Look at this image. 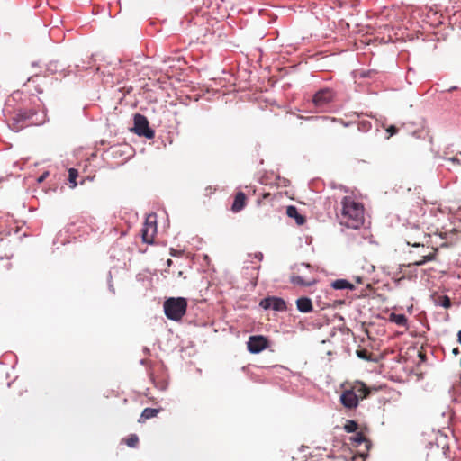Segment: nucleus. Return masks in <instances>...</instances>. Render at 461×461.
Listing matches in <instances>:
<instances>
[{
	"mask_svg": "<svg viewBox=\"0 0 461 461\" xmlns=\"http://www.w3.org/2000/svg\"><path fill=\"white\" fill-rule=\"evenodd\" d=\"M68 174L70 187L75 188L77 185V178L79 176L78 170L76 169L75 167H70L68 170Z\"/></svg>",
	"mask_w": 461,
	"mask_h": 461,
	"instance_id": "nucleus-21",
	"label": "nucleus"
},
{
	"mask_svg": "<svg viewBox=\"0 0 461 461\" xmlns=\"http://www.w3.org/2000/svg\"><path fill=\"white\" fill-rule=\"evenodd\" d=\"M93 178H94V176H87L86 177V179L91 180V181L93 180Z\"/></svg>",
	"mask_w": 461,
	"mask_h": 461,
	"instance_id": "nucleus-52",
	"label": "nucleus"
},
{
	"mask_svg": "<svg viewBox=\"0 0 461 461\" xmlns=\"http://www.w3.org/2000/svg\"><path fill=\"white\" fill-rule=\"evenodd\" d=\"M253 259H264V254L261 251L255 252Z\"/></svg>",
	"mask_w": 461,
	"mask_h": 461,
	"instance_id": "nucleus-37",
	"label": "nucleus"
},
{
	"mask_svg": "<svg viewBox=\"0 0 461 461\" xmlns=\"http://www.w3.org/2000/svg\"><path fill=\"white\" fill-rule=\"evenodd\" d=\"M450 152V148L449 147H447L444 150V153L445 154H448Z\"/></svg>",
	"mask_w": 461,
	"mask_h": 461,
	"instance_id": "nucleus-49",
	"label": "nucleus"
},
{
	"mask_svg": "<svg viewBox=\"0 0 461 461\" xmlns=\"http://www.w3.org/2000/svg\"><path fill=\"white\" fill-rule=\"evenodd\" d=\"M296 306L301 312H311L313 309L312 300L308 297H301L296 300Z\"/></svg>",
	"mask_w": 461,
	"mask_h": 461,
	"instance_id": "nucleus-16",
	"label": "nucleus"
},
{
	"mask_svg": "<svg viewBox=\"0 0 461 461\" xmlns=\"http://www.w3.org/2000/svg\"><path fill=\"white\" fill-rule=\"evenodd\" d=\"M138 250L139 253L148 251V247L145 249L139 248L137 245L130 246L125 244L123 240H118L108 250L110 259H131L133 251Z\"/></svg>",
	"mask_w": 461,
	"mask_h": 461,
	"instance_id": "nucleus-8",
	"label": "nucleus"
},
{
	"mask_svg": "<svg viewBox=\"0 0 461 461\" xmlns=\"http://www.w3.org/2000/svg\"><path fill=\"white\" fill-rule=\"evenodd\" d=\"M246 205H247V196H246L245 193H243L242 191H240L234 196L230 210L235 213L240 212L246 207Z\"/></svg>",
	"mask_w": 461,
	"mask_h": 461,
	"instance_id": "nucleus-14",
	"label": "nucleus"
},
{
	"mask_svg": "<svg viewBox=\"0 0 461 461\" xmlns=\"http://www.w3.org/2000/svg\"><path fill=\"white\" fill-rule=\"evenodd\" d=\"M158 232V221H157V214L155 212H151L148 214L143 222V226L140 230V237L142 242L146 244L148 247V251L149 250L151 254H155L158 249H161L164 253L161 254L162 257L166 256V252L167 250L166 244L159 246L154 241V237Z\"/></svg>",
	"mask_w": 461,
	"mask_h": 461,
	"instance_id": "nucleus-4",
	"label": "nucleus"
},
{
	"mask_svg": "<svg viewBox=\"0 0 461 461\" xmlns=\"http://www.w3.org/2000/svg\"><path fill=\"white\" fill-rule=\"evenodd\" d=\"M458 154L461 156V151Z\"/></svg>",
	"mask_w": 461,
	"mask_h": 461,
	"instance_id": "nucleus-55",
	"label": "nucleus"
},
{
	"mask_svg": "<svg viewBox=\"0 0 461 461\" xmlns=\"http://www.w3.org/2000/svg\"><path fill=\"white\" fill-rule=\"evenodd\" d=\"M357 444L365 443L366 449L368 450L371 446L370 440H368L363 433H357L354 438Z\"/></svg>",
	"mask_w": 461,
	"mask_h": 461,
	"instance_id": "nucleus-26",
	"label": "nucleus"
},
{
	"mask_svg": "<svg viewBox=\"0 0 461 461\" xmlns=\"http://www.w3.org/2000/svg\"><path fill=\"white\" fill-rule=\"evenodd\" d=\"M344 429L347 432H355L358 429V424L354 420H348Z\"/></svg>",
	"mask_w": 461,
	"mask_h": 461,
	"instance_id": "nucleus-28",
	"label": "nucleus"
},
{
	"mask_svg": "<svg viewBox=\"0 0 461 461\" xmlns=\"http://www.w3.org/2000/svg\"><path fill=\"white\" fill-rule=\"evenodd\" d=\"M47 121L46 110L39 113L34 108H19L10 117L8 125L13 131L19 132L24 128V125L39 126L44 124Z\"/></svg>",
	"mask_w": 461,
	"mask_h": 461,
	"instance_id": "nucleus-1",
	"label": "nucleus"
},
{
	"mask_svg": "<svg viewBox=\"0 0 461 461\" xmlns=\"http://www.w3.org/2000/svg\"><path fill=\"white\" fill-rule=\"evenodd\" d=\"M411 73H414V71L412 69H410L407 73L406 79L408 80L409 84H411V82L410 81V78H412V76H411Z\"/></svg>",
	"mask_w": 461,
	"mask_h": 461,
	"instance_id": "nucleus-40",
	"label": "nucleus"
},
{
	"mask_svg": "<svg viewBox=\"0 0 461 461\" xmlns=\"http://www.w3.org/2000/svg\"><path fill=\"white\" fill-rule=\"evenodd\" d=\"M452 353H453L455 356H457V355L460 353V351H459L458 348H454V349L452 350Z\"/></svg>",
	"mask_w": 461,
	"mask_h": 461,
	"instance_id": "nucleus-43",
	"label": "nucleus"
},
{
	"mask_svg": "<svg viewBox=\"0 0 461 461\" xmlns=\"http://www.w3.org/2000/svg\"><path fill=\"white\" fill-rule=\"evenodd\" d=\"M390 321L396 323L399 326L405 327L407 325L408 320L404 314H390Z\"/></svg>",
	"mask_w": 461,
	"mask_h": 461,
	"instance_id": "nucleus-19",
	"label": "nucleus"
},
{
	"mask_svg": "<svg viewBox=\"0 0 461 461\" xmlns=\"http://www.w3.org/2000/svg\"><path fill=\"white\" fill-rule=\"evenodd\" d=\"M283 185H284V186H288V185H289V180H287V179L284 178V179H283Z\"/></svg>",
	"mask_w": 461,
	"mask_h": 461,
	"instance_id": "nucleus-45",
	"label": "nucleus"
},
{
	"mask_svg": "<svg viewBox=\"0 0 461 461\" xmlns=\"http://www.w3.org/2000/svg\"><path fill=\"white\" fill-rule=\"evenodd\" d=\"M457 341L461 345V330L457 332Z\"/></svg>",
	"mask_w": 461,
	"mask_h": 461,
	"instance_id": "nucleus-44",
	"label": "nucleus"
},
{
	"mask_svg": "<svg viewBox=\"0 0 461 461\" xmlns=\"http://www.w3.org/2000/svg\"><path fill=\"white\" fill-rule=\"evenodd\" d=\"M59 66L58 60H51L46 65V70L50 74H56L59 72Z\"/></svg>",
	"mask_w": 461,
	"mask_h": 461,
	"instance_id": "nucleus-27",
	"label": "nucleus"
},
{
	"mask_svg": "<svg viewBox=\"0 0 461 461\" xmlns=\"http://www.w3.org/2000/svg\"><path fill=\"white\" fill-rule=\"evenodd\" d=\"M423 131L417 130L412 132V135L417 139H422L423 137Z\"/></svg>",
	"mask_w": 461,
	"mask_h": 461,
	"instance_id": "nucleus-36",
	"label": "nucleus"
},
{
	"mask_svg": "<svg viewBox=\"0 0 461 461\" xmlns=\"http://www.w3.org/2000/svg\"><path fill=\"white\" fill-rule=\"evenodd\" d=\"M186 259H192V260H194L195 258H194V257H193V256H192V257H188Z\"/></svg>",
	"mask_w": 461,
	"mask_h": 461,
	"instance_id": "nucleus-51",
	"label": "nucleus"
},
{
	"mask_svg": "<svg viewBox=\"0 0 461 461\" xmlns=\"http://www.w3.org/2000/svg\"><path fill=\"white\" fill-rule=\"evenodd\" d=\"M70 231H71L70 227H68L64 232L63 231L59 232L53 241V245H56L57 243H60L62 245L70 243V240H68L66 236Z\"/></svg>",
	"mask_w": 461,
	"mask_h": 461,
	"instance_id": "nucleus-20",
	"label": "nucleus"
},
{
	"mask_svg": "<svg viewBox=\"0 0 461 461\" xmlns=\"http://www.w3.org/2000/svg\"><path fill=\"white\" fill-rule=\"evenodd\" d=\"M203 259L207 260V259H211V258L207 254H203Z\"/></svg>",
	"mask_w": 461,
	"mask_h": 461,
	"instance_id": "nucleus-46",
	"label": "nucleus"
},
{
	"mask_svg": "<svg viewBox=\"0 0 461 461\" xmlns=\"http://www.w3.org/2000/svg\"><path fill=\"white\" fill-rule=\"evenodd\" d=\"M457 89H458V86H452L451 87H449V88L447 90V92L451 93V92L456 91V90H457Z\"/></svg>",
	"mask_w": 461,
	"mask_h": 461,
	"instance_id": "nucleus-41",
	"label": "nucleus"
},
{
	"mask_svg": "<svg viewBox=\"0 0 461 461\" xmlns=\"http://www.w3.org/2000/svg\"><path fill=\"white\" fill-rule=\"evenodd\" d=\"M343 388L340 394V402L345 408L349 410L356 409L359 404V401L366 399L370 393V389L365 383L360 381L348 383Z\"/></svg>",
	"mask_w": 461,
	"mask_h": 461,
	"instance_id": "nucleus-3",
	"label": "nucleus"
},
{
	"mask_svg": "<svg viewBox=\"0 0 461 461\" xmlns=\"http://www.w3.org/2000/svg\"><path fill=\"white\" fill-rule=\"evenodd\" d=\"M32 67H38V62H37V61H33V62L32 63Z\"/></svg>",
	"mask_w": 461,
	"mask_h": 461,
	"instance_id": "nucleus-50",
	"label": "nucleus"
},
{
	"mask_svg": "<svg viewBox=\"0 0 461 461\" xmlns=\"http://www.w3.org/2000/svg\"><path fill=\"white\" fill-rule=\"evenodd\" d=\"M126 445L130 447H136L139 444V438L136 434H131L124 439Z\"/></svg>",
	"mask_w": 461,
	"mask_h": 461,
	"instance_id": "nucleus-25",
	"label": "nucleus"
},
{
	"mask_svg": "<svg viewBox=\"0 0 461 461\" xmlns=\"http://www.w3.org/2000/svg\"><path fill=\"white\" fill-rule=\"evenodd\" d=\"M411 73H414V71L412 69H410L407 73L406 79L408 80L409 84H411V82L410 81V78H412V76H411Z\"/></svg>",
	"mask_w": 461,
	"mask_h": 461,
	"instance_id": "nucleus-39",
	"label": "nucleus"
},
{
	"mask_svg": "<svg viewBox=\"0 0 461 461\" xmlns=\"http://www.w3.org/2000/svg\"><path fill=\"white\" fill-rule=\"evenodd\" d=\"M159 411V409L145 408L138 421L140 423L145 422L147 420L156 417Z\"/></svg>",
	"mask_w": 461,
	"mask_h": 461,
	"instance_id": "nucleus-18",
	"label": "nucleus"
},
{
	"mask_svg": "<svg viewBox=\"0 0 461 461\" xmlns=\"http://www.w3.org/2000/svg\"><path fill=\"white\" fill-rule=\"evenodd\" d=\"M315 272V268L309 263H297L292 268L290 282L294 285L311 286L317 282Z\"/></svg>",
	"mask_w": 461,
	"mask_h": 461,
	"instance_id": "nucleus-5",
	"label": "nucleus"
},
{
	"mask_svg": "<svg viewBox=\"0 0 461 461\" xmlns=\"http://www.w3.org/2000/svg\"><path fill=\"white\" fill-rule=\"evenodd\" d=\"M357 355L358 357H360L362 359H365V360H369L370 359L368 352L366 350H365V349L357 350Z\"/></svg>",
	"mask_w": 461,
	"mask_h": 461,
	"instance_id": "nucleus-34",
	"label": "nucleus"
},
{
	"mask_svg": "<svg viewBox=\"0 0 461 461\" xmlns=\"http://www.w3.org/2000/svg\"><path fill=\"white\" fill-rule=\"evenodd\" d=\"M331 287L336 290L348 289L354 290L355 286L353 284L346 279H337L331 283Z\"/></svg>",
	"mask_w": 461,
	"mask_h": 461,
	"instance_id": "nucleus-17",
	"label": "nucleus"
},
{
	"mask_svg": "<svg viewBox=\"0 0 461 461\" xmlns=\"http://www.w3.org/2000/svg\"><path fill=\"white\" fill-rule=\"evenodd\" d=\"M434 158H435L446 159V160H448V161H450V162H452L453 164H456V165H459L460 164V160L456 157H452V158H447L446 157L440 156L438 151L435 152Z\"/></svg>",
	"mask_w": 461,
	"mask_h": 461,
	"instance_id": "nucleus-31",
	"label": "nucleus"
},
{
	"mask_svg": "<svg viewBox=\"0 0 461 461\" xmlns=\"http://www.w3.org/2000/svg\"><path fill=\"white\" fill-rule=\"evenodd\" d=\"M49 176H50V172L49 171H44L42 174H41L37 177V182L40 183V184L43 183Z\"/></svg>",
	"mask_w": 461,
	"mask_h": 461,
	"instance_id": "nucleus-35",
	"label": "nucleus"
},
{
	"mask_svg": "<svg viewBox=\"0 0 461 461\" xmlns=\"http://www.w3.org/2000/svg\"><path fill=\"white\" fill-rule=\"evenodd\" d=\"M357 130L361 132H368L372 128V123L367 120L357 122Z\"/></svg>",
	"mask_w": 461,
	"mask_h": 461,
	"instance_id": "nucleus-23",
	"label": "nucleus"
},
{
	"mask_svg": "<svg viewBox=\"0 0 461 461\" xmlns=\"http://www.w3.org/2000/svg\"><path fill=\"white\" fill-rule=\"evenodd\" d=\"M362 264L357 267V271L354 276V279L357 284L367 283L369 287L371 285L368 282H378L379 275L377 274L376 267L373 265L372 261H361Z\"/></svg>",
	"mask_w": 461,
	"mask_h": 461,
	"instance_id": "nucleus-10",
	"label": "nucleus"
},
{
	"mask_svg": "<svg viewBox=\"0 0 461 461\" xmlns=\"http://www.w3.org/2000/svg\"><path fill=\"white\" fill-rule=\"evenodd\" d=\"M3 259H4V258L2 256H0V260H3Z\"/></svg>",
	"mask_w": 461,
	"mask_h": 461,
	"instance_id": "nucleus-54",
	"label": "nucleus"
},
{
	"mask_svg": "<svg viewBox=\"0 0 461 461\" xmlns=\"http://www.w3.org/2000/svg\"><path fill=\"white\" fill-rule=\"evenodd\" d=\"M129 130L138 137L147 140H153L156 135V131L150 126L148 117L140 113H133L132 125Z\"/></svg>",
	"mask_w": 461,
	"mask_h": 461,
	"instance_id": "nucleus-7",
	"label": "nucleus"
},
{
	"mask_svg": "<svg viewBox=\"0 0 461 461\" xmlns=\"http://www.w3.org/2000/svg\"><path fill=\"white\" fill-rule=\"evenodd\" d=\"M336 98L334 90L328 86L319 88L312 95V104L317 113L330 112Z\"/></svg>",
	"mask_w": 461,
	"mask_h": 461,
	"instance_id": "nucleus-6",
	"label": "nucleus"
},
{
	"mask_svg": "<svg viewBox=\"0 0 461 461\" xmlns=\"http://www.w3.org/2000/svg\"><path fill=\"white\" fill-rule=\"evenodd\" d=\"M285 212L287 217L294 219L298 226H303L306 222V216L302 214L295 205L286 206Z\"/></svg>",
	"mask_w": 461,
	"mask_h": 461,
	"instance_id": "nucleus-13",
	"label": "nucleus"
},
{
	"mask_svg": "<svg viewBox=\"0 0 461 461\" xmlns=\"http://www.w3.org/2000/svg\"><path fill=\"white\" fill-rule=\"evenodd\" d=\"M194 14H193V12H190L189 14H185L182 20H181V24L184 25L185 23H186L187 25H190L192 23H194V24H197V21L195 20V16L199 15V14H205V12L203 10L202 7H198V6H195L194 7Z\"/></svg>",
	"mask_w": 461,
	"mask_h": 461,
	"instance_id": "nucleus-15",
	"label": "nucleus"
},
{
	"mask_svg": "<svg viewBox=\"0 0 461 461\" xmlns=\"http://www.w3.org/2000/svg\"><path fill=\"white\" fill-rule=\"evenodd\" d=\"M36 91L39 94H41L43 92V90L41 87H39V86L36 87Z\"/></svg>",
	"mask_w": 461,
	"mask_h": 461,
	"instance_id": "nucleus-48",
	"label": "nucleus"
},
{
	"mask_svg": "<svg viewBox=\"0 0 461 461\" xmlns=\"http://www.w3.org/2000/svg\"><path fill=\"white\" fill-rule=\"evenodd\" d=\"M164 312L166 316L173 321H179L185 314L187 302L183 297H171L164 302Z\"/></svg>",
	"mask_w": 461,
	"mask_h": 461,
	"instance_id": "nucleus-9",
	"label": "nucleus"
},
{
	"mask_svg": "<svg viewBox=\"0 0 461 461\" xmlns=\"http://www.w3.org/2000/svg\"><path fill=\"white\" fill-rule=\"evenodd\" d=\"M436 304L441 305L446 309H448L451 307V300L447 295H442L438 298L436 301Z\"/></svg>",
	"mask_w": 461,
	"mask_h": 461,
	"instance_id": "nucleus-24",
	"label": "nucleus"
},
{
	"mask_svg": "<svg viewBox=\"0 0 461 461\" xmlns=\"http://www.w3.org/2000/svg\"><path fill=\"white\" fill-rule=\"evenodd\" d=\"M386 133H387V135H386L385 139L389 140L392 136L396 135L398 133V128L393 124L389 125L386 128Z\"/></svg>",
	"mask_w": 461,
	"mask_h": 461,
	"instance_id": "nucleus-30",
	"label": "nucleus"
},
{
	"mask_svg": "<svg viewBox=\"0 0 461 461\" xmlns=\"http://www.w3.org/2000/svg\"><path fill=\"white\" fill-rule=\"evenodd\" d=\"M330 120L332 122H336L342 124L346 128L350 127L351 125L357 123L356 121H345L341 118H335V117L330 118Z\"/></svg>",
	"mask_w": 461,
	"mask_h": 461,
	"instance_id": "nucleus-29",
	"label": "nucleus"
},
{
	"mask_svg": "<svg viewBox=\"0 0 461 461\" xmlns=\"http://www.w3.org/2000/svg\"><path fill=\"white\" fill-rule=\"evenodd\" d=\"M426 261H421V260H419V261H415L414 262V265H421L423 263H425Z\"/></svg>",
	"mask_w": 461,
	"mask_h": 461,
	"instance_id": "nucleus-47",
	"label": "nucleus"
},
{
	"mask_svg": "<svg viewBox=\"0 0 461 461\" xmlns=\"http://www.w3.org/2000/svg\"><path fill=\"white\" fill-rule=\"evenodd\" d=\"M168 251H169V256H171L173 258H180L183 254V250L176 249L175 248H169Z\"/></svg>",
	"mask_w": 461,
	"mask_h": 461,
	"instance_id": "nucleus-33",
	"label": "nucleus"
},
{
	"mask_svg": "<svg viewBox=\"0 0 461 461\" xmlns=\"http://www.w3.org/2000/svg\"><path fill=\"white\" fill-rule=\"evenodd\" d=\"M260 304L266 309L271 308L276 311H285L286 309L285 302L276 297L267 298Z\"/></svg>",
	"mask_w": 461,
	"mask_h": 461,
	"instance_id": "nucleus-12",
	"label": "nucleus"
},
{
	"mask_svg": "<svg viewBox=\"0 0 461 461\" xmlns=\"http://www.w3.org/2000/svg\"><path fill=\"white\" fill-rule=\"evenodd\" d=\"M171 263H172V261H171V260H168V261H167V265H168V266H170V265H171Z\"/></svg>",
	"mask_w": 461,
	"mask_h": 461,
	"instance_id": "nucleus-53",
	"label": "nucleus"
},
{
	"mask_svg": "<svg viewBox=\"0 0 461 461\" xmlns=\"http://www.w3.org/2000/svg\"><path fill=\"white\" fill-rule=\"evenodd\" d=\"M269 346V341L267 338L258 335V336H250L249 341L247 342L248 350L253 354H258Z\"/></svg>",
	"mask_w": 461,
	"mask_h": 461,
	"instance_id": "nucleus-11",
	"label": "nucleus"
},
{
	"mask_svg": "<svg viewBox=\"0 0 461 461\" xmlns=\"http://www.w3.org/2000/svg\"><path fill=\"white\" fill-rule=\"evenodd\" d=\"M375 71L374 69L363 70L360 72L361 78H373L374 75H375Z\"/></svg>",
	"mask_w": 461,
	"mask_h": 461,
	"instance_id": "nucleus-32",
	"label": "nucleus"
},
{
	"mask_svg": "<svg viewBox=\"0 0 461 461\" xmlns=\"http://www.w3.org/2000/svg\"><path fill=\"white\" fill-rule=\"evenodd\" d=\"M13 167H15V168L17 167L19 169H23V167L20 166V162L19 161L14 162Z\"/></svg>",
	"mask_w": 461,
	"mask_h": 461,
	"instance_id": "nucleus-42",
	"label": "nucleus"
},
{
	"mask_svg": "<svg viewBox=\"0 0 461 461\" xmlns=\"http://www.w3.org/2000/svg\"><path fill=\"white\" fill-rule=\"evenodd\" d=\"M341 215L345 221L343 225L348 229L357 230L365 223V208L362 203L344 196L341 201Z\"/></svg>",
	"mask_w": 461,
	"mask_h": 461,
	"instance_id": "nucleus-2",
	"label": "nucleus"
},
{
	"mask_svg": "<svg viewBox=\"0 0 461 461\" xmlns=\"http://www.w3.org/2000/svg\"><path fill=\"white\" fill-rule=\"evenodd\" d=\"M106 154L117 158L122 157L125 152L119 146H113L106 151Z\"/></svg>",
	"mask_w": 461,
	"mask_h": 461,
	"instance_id": "nucleus-22",
	"label": "nucleus"
},
{
	"mask_svg": "<svg viewBox=\"0 0 461 461\" xmlns=\"http://www.w3.org/2000/svg\"><path fill=\"white\" fill-rule=\"evenodd\" d=\"M420 259H425V260L435 259V257L431 253H429L427 255L421 256Z\"/></svg>",
	"mask_w": 461,
	"mask_h": 461,
	"instance_id": "nucleus-38",
	"label": "nucleus"
}]
</instances>
